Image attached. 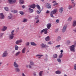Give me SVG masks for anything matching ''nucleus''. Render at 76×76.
Returning a JSON list of instances; mask_svg holds the SVG:
<instances>
[{
  "label": "nucleus",
  "instance_id": "1",
  "mask_svg": "<svg viewBox=\"0 0 76 76\" xmlns=\"http://www.w3.org/2000/svg\"><path fill=\"white\" fill-rule=\"evenodd\" d=\"M57 12V10H54L53 11H51L50 12V16L52 18H54V17L53 16V14H55Z\"/></svg>",
  "mask_w": 76,
  "mask_h": 76
},
{
  "label": "nucleus",
  "instance_id": "2",
  "mask_svg": "<svg viewBox=\"0 0 76 76\" xmlns=\"http://www.w3.org/2000/svg\"><path fill=\"white\" fill-rule=\"evenodd\" d=\"M15 32V31L12 30L11 32V34L10 35L9 37V38L10 39H12L13 37H14V32Z\"/></svg>",
  "mask_w": 76,
  "mask_h": 76
},
{
  "label": "nucleus",
  "instance_id": "3",
  "mask_svg": "<svg viewBox=\"0 0 76 76\" xmlns=\"http://www.w3.org/2000/svg\"><path fill=\"white\" fill-rule=\"evenodd\" d=\"M76 47L75 45H72L70 46V49L71 51H73V52H75V47Z\"/></svg>",
  "mask_w": 76,
  "mask_h": 76
},
{
  "label": "nucleus",
  "instance_id": "4",
  "mask_svg": "<svg viewBox=\"0 0 76 76\" xmlns=\"http://www.w3.org/2000/svg\"><path fill=\"white\" fill-rule=\"evenodd\" d=\"M7 56H8V53H7V52L5 51L2 54V57H6Z\"/></svg>",
  "mask_w": 76,
  "mask_h": 76
},
{
  "label": "nucleus",
  "instance_id": "5",
  "mask_svg": "<svg viewBox=\"0 0 76 76\" xmlns=\"http://www.w3.org/2000/svg\"><path fill=\"white\" fill-rule=\"evenodd\" d=\"M37 9H39V11H37V12L38 14H39V13H40L41 12V10H40L41 8L39 6V5H37Z\"/></svg>",
  "mask_w": 76,
  "mask_h": 76
},
{
  "label": "nucleus",
  "instance_id": "6",
  "mask_svg": "<svg viewBox=\"0 0 76 76\" xmlns=\"http://www.w3.org/2000/svg\"><path fill=\"white\" fill-rule=\"evenodd\" d=\"M13 66L16 68H18L19 67V65L17 64L16 62L15 61L13 63Z\"/></svg>",
  "mask_w": 76,
  "mask_h": 76
},
{
  "label": "nucleus",
  "instance_id": "7",
  "mask_svg": "<svg viewBox=\"0 0 76 76\" xmlns=\"http://www.w3.org/2000/svg\"><path fill=\"white\" fill-rule=\"evenodd\" d=\"M67 25H65L63 27V29L62 30V32H64L66 30V28H67Z\"/></svg>",
  "mask_w": 76,
  "mask_h": 76
},
{
  "label": "nucleus",
  "instance_id": "8",
  "mask_svg": "<svg viewBox=\"0 0 76 76\" xmlns=\"http://www.w3.org/2000/svg\"><path fill=\"white\" fill-rule=\"evenodd\" d=\"M0 18L1 19H4V15L3 13H0Z\"/></svg>",
  "mask_w": 76,
  "mask_h": 76
},
{
  "label": "nucleus",
  "instance_id": "9",
  "mask_svg": "<svg viewBox=\"0 0 76 76\" xmlns=\"http://www.w3.org/2000/svg\"><path fill=\"white\" fill-rule=\"evenodd\" d=\"M9 3L12 4V3H14L16 2V0H8Z\"/></svg>",
  "mask_w": 76,
  "mask_h": 76
},
{
  "label": "nucleus",
  "instance_id": "10",
  "mask_svg": "<svg viewBox=\"0 0 76 76\" xmlns=\"http://www.w3.org/2000/svg\"><path fill=\"white\" fill-rule=\"evenodd\" d=\"M22 42V39L17 40L15 42V44H19V43H20V42Z\"/></svg>",
  "mask_w": 76,
  "mask_h": 76
},
{
  "label": "nucleus",
  "instance_id": "11",
  "mask_svg": "<svg viewBox=\"0 0 76 76\" xmlns=\"http://www.w3.org/2000/svg\"><path fill=\"white\" fill-rule=\"evenodd\" d=\"M51 26V24L50 23H48L47 25V27L48 28V29H50Z\"/></svg>",
  "mask_w": 76,
  "mask_h": 76
},
{
  "label": "nucleus",
  "instance_id": "12",
  "mask_svg": "<svg viewBox=\"0 0 76 76\" xmlns=\"http://www.w3.org/2000/svg\"><path fill=\"white\" fill-rule=\"evenodd\" d=\"M12 15L11 14H10V15H9L7 17V19H11L12 18Z\"/></svg>",
  "mask_w": 76,
  "mask_h": 76
},
{
  "label": "nucleus",
  "instance_id": "13",
  "mask_svg": "<svg viewBox=\"0 0 76 76\" xmlns=\"http://www.w3.org/2000/svg\"><path fill=\"white\" fill-rule=\"evenodd\" d=\"M41 46L42 48H45L47 47V45H44L43 43H42L41 45Z\"/></svg>",
  "mask_w": 76,
  "mask_h": 76
},
{
  "label": "nucleus",
  "instance_id": "14",
  "mask_svg": "<svg viewBox=\"0 0 76 76\" xmlns=\"http://www.w3.org/2000/svg\"><path fill=\"white\" fill-rule=\"evenodd\" d=\"M15 70L16 72H20V69L19 68H16L15 69Z\"/></svg>",
  "mask_w": 76,
  "mask_h": 76
},
{
  "label": "nucleus",
  "instance_id": "15",
  "mask_svg": "<svg viewBox=\"0 0 76 76\" xmlns=\"http://www.w3.org/2000/svg\"><path fill=\"white\" fill-rule=\"evenodd\" d=\"M46 7L48 9H51V5L49 4H47Z\"/></svg>",
  "mask_w": 76,
  "mask_h": 76
},
{
  "label": "nucleus",
  "instance_id": "16",
  "mask_svg": "<svg viewBox=\"0 0 76 76\" xmlns=\"http://www.w3.org/2000/svg\"><path fill=\"white\" fill-rule=\"evenodd\" d=\"M57 56H58L57 54H55L53 55V57L54 58H57Z\"/></svg>",
  "mask_w": 76,
  "mask_h": 76
},
{
  "label": "nucleus",
  "instance_id": "17",
  "mask_svg": "<svg viewBox=\"0 0 76 76\" xmlns=\"http://www.w3.org/2000/svg\"><path fill=\"white\" fill-rule=\"evenodd\" d=\"M45 40L46 41H50V37L49 36H48L45 38Z\"/></svg>",
  "mask_w": 76,
  "mask_h": 76
},
{
  "label": "nucleus",
  "instance_id": "18",
  "mask_svg": "<svg viewBox=\"0 0 76 76\" xmlns=\"http://www.w3.org/2000/svg\"><path fill=\"white\" fill-rule=\"evenodd\" d=\"M26 51V48H24L22 50V53H23V54L25 53Z\"/></svg>",
  "mask_w": 76,
  "mask_h": 76
},
{
  "label": "nucleus",
  "instance_id": "19",
  "mask_svg": "<svg viewBox=\"0 0 76 76\" xmlns=\"http://www.w3.org/2000/svg\"><path fill=\"white\" fill-rule=\"evenodd\" d=\"M30 64L31 65V66H34V62L32 61H30Z\"/></svg>",
  "mask_w": 76,
  "mask_h": 76
},
{
  "label": "nucleus",
  "instance_id": "20",
  "mask_svg": "<svg viewBox=\"0 0 76 76\" xmlns=\"http://www.w3.org/2000/svg\"><path fill=\"white\" fill-rule=\"evenodd\" d=\"M76 25V20H74L73 21V26H75Z\"/></svg>",
  "mask_w": 76,
  "mask_h": 76
},
{
  "label": "nucleus",
  "instance_id": "21",
  "mask_svg": "<svg viewBox=\"0 0 76 76\" xmlns=\"http://www.w3.org/2000/svg\"><path fill=\"white\" fill-rule=\"evenodd\" d=\"M30 7L32 9H34L35 7V4H33L30 6Z\"/></svg>",
  "mask_w": 76,
  "mask_h": 76
},
{
  "label": "nucleus",
  "instance_id": "22",
  "mask_svg": "<svg viewBox=\"0 0 76 76\" xmlns=\"http://www.w3.org/2000/svg\"><path fill=\"white\" fill-rule=\"evenodd\" d=\"M19 0V3L20 4H23V0Z\"/></svg>",
  "mask_w": 76,
  "mask_h": 76
},
{
  "label": "nucleus",
  "instance_id": "23",
  "mask_svg": "<svg viewBox=\"0 0 76 76\" xmlns=\"http://www.w3.org/2000/svg\"><path fill=\"white\" fill-rule=\"evenodd\" d=\"M7 29V27L4 26L3 28L2 29V31H4Z\"/></svg>",
  "mask_w": 76,
  "mask_h": 76
},
{
  "label": "nucleus",
  "instance_id": "24",
  "mask_svg": "<svg viewBox=\"0 0 76 76\" xmlns=\"http://www.w3.org/2000/svg\"><path fill=\"white\" fill-rule=\"evenodd\" d=\"M15 50H18L19 49V47L17 45H16L15 46Z\"/></svg>",
  "mask_w": 76,
  "mask_h": 76
},
{
  "label": "nucleus",
  "instance_id": "25",
  "mask_svg": "<svg viewBox=\"0 0 76 76\" xmlns=\"http://www.w3.org/2000/svg\"><path fill=\"white\" fill-rule=\"evenodd\" d=\"M63 8L62 7H61L60 8V9L59 10V12L60 13H62L63 11Z\"/></svg>",
  "mask_w": 76,
  "mask_h": 76
},
{
  "label": "nucleus",
  "instance_id": "26",
  "mask_svg": "<svg viewBox=\"0 0 76 76\" xmlns=\"http://www.w3.org/2000/svg\"><path fill=\"white\" fill-rule=\"evenodd\" d=\"M20 54V52L18 51L16 53L15 56H18Z\"/></svg>",
  "mask_w": 76,
  "mask_h": 76
},
{
  "label": "nucleus",
  "instance_id": "27",
  "mask_svg": "<svg viewBox=\"0 0 76 76\" xmlns=\"http://www.w3.org/2000/svg\"><path fill=\"white\" fill-rule=\"evenodd\" d=\"M61 73V72L60 71H57L56 72V74H60Z\"/></svg>",
  "mask_w": 76,
  "mask_h": 76
},
{
  "label": "nucleus",
  "instance_id": "28",
  "mask_svg": "<svg viewBox=\"0 0 76 76\" xmlns=\"http://www.w3.org/2000/svg\"><path fill=\"white\" fill-rule=\"evenodd\" d=\"M31 45H34L35 46H36V45H37V44L34 43V42H31Z\"/></svg>",
  "mask_w": 76,
  "mask_h": 76
},
{
  "label": "nucleus",
  "instance_id": "29",
  "mask_svg": "<svg viewBox=\"0 0 76 76\" xmlns=\"http://www.w3.org/2000/svg\"><path fill=\"white\" fill-rule=\"evenodd\" d=\"M34 12L33 10L30 8H29V12H30V13H32V12Z\"/></svg>",
  "mask_w": 76,
  "mask_h": 76
},
{
  "label": "nucleus",
  "instance_id": "30",
  "mask_svg": "<svg viewBox=\"0 0 76 76\" xmlns=\"http://www.w3.org/2000/svg\"><path fill=\"white\" fill-rule=\"evenodd\" d=\"M12 12H13V13H16L18 12V11L16 10H12Z\"/></svg>",
  "mask_w": 76,
  "mask_h": 76
},
{
  "label": "nucleus",
  "instance_id": "31",
  "mask_svg": "<svg viewBox=\"0 0 76 76\" xmlns=\"http://www.w3.org/2000/svg\"><path fill=\"white\" fill-rule=\"evenodd\" d=\"M72 17H70L68 20V21H71V20H72Z\"/></svg>",
  "mask_w": 76,
  "mask_h": 76
},
{
  "label": "nucleus",
  "instance_id": "32",
  "mask_svg": "<svg viewBox=\"0 0 76 76\" xmlns=\"http://www.w3.org/2000/svg\"><path fill=\"white\" fill-rule=\"evenodd\" d=\"M27 21H28V20L27 19L24 18L23 21V22H26Z\"/></svg>",
  "mask_w": 76,
  "mask_h": 76
},
{
  "label": "nucleus",
  "instance_id": "33",
  "mask_svg": "<svg viewBox=\"0 0 76 76\" xmlns=\"http://www.w3.org/2000/svg\"><path fill=\"white\" fill-rule=\"evenodd\" d=\"M4 10L6 11H9V8L8 7H5L4 8Z\"/></svg>",
  "mask_w": 76,
  "mask_h": 76
},
{
  "label": "nucleus",
  "instance_id": "34",
  "mask_svg": "<svg viewBox=\"0 0 76 76\" xmlns=\"http://www.w3.org/2000/svg\"><path fill=\"white\" fill-rule=\"evenodd\" d=\"M43 71H41L39 73V76H42V72Z\"/></svg>",
  "mask_w": 76,
  "mask_h": 76
},
{
  "label": "nucleus",
  "instance_id": "35",
  "mask_svg": "<svg viewBox=\"0 0 76 76\" xmlns=\"http://www.w3.org/2000/svg\"><path fill=\"white\" fill-rule=\"evenodd\" d=\"M42 56H43V55H42L38 54V55H36V57H42Z\"/></svg>",
  "mask_w": 76,
  "mask_h": 76
},
{
  "label": "nucleus",
  "instance_id": "36",
  "mask_svg": "<svg viewBox=\"0 0 76 76\" xmlns=\"http://www.w3.org/2000/svg\"><path fill=\"white\" fill-rule=\"evenodd\" d=\"M62 57H63L62 54H61V55L59 56V58H62Z\"/></svg>",
  "mask_w": 76,
  "mask_h": 76
},
{
  "label": "nucleus",
  "instance_id": "37",
  "mask_svg": "<svg viewBox=\"0 0 76 76\" xmlns=\"http://www.w3.org/2000/svg\"><path fill=\"white\" fill-rule=\"evenodd\" d=\"M61 39V37H58L57 38V40L58 41H60Z\"/></svg>",
  "mask_w": 76,
  "mask_h": 76
},
{
  "label": "nucleus",
  "instance_id": "38",
  "mask_svg": "<svg viewBox=\"0 0 76 76\" xmlns=\"http://www.w3.org/2000/svg\"><path fill=\"white\" fill-rule=\"evenodd\" d=\"M57 60L58 62H59V63H61V59H57Z\"/></svg>",
  "mask_w": 76,
  "mask_h": 76
},
{
  "label": "nucleus",
  "instance_id": "39",
  "mask_svg": "<svg viewBox=\"0 0 76 76\" xmlns=\"http://www.w3.org/2000/svg\"><path fill=\"white\" fill-rule=\"evenodd\" d=\"M72 8V6L69 5V10H70Z\"/></svg>",
  "mask_w": 76,
  "mask_h": 76
},
{
  "label": "nucleus",
  "instance_id": "40",
  "mask_svg": "<svg viewBox=\"0 0 76 76\" xmlns=\"http://www.w3.org/2000/svg\"><path fill=\"white\" fill-rule=\"evenodd\" d=\"M20 14H21V15H24V13L23 12H22V11H21L20 12Z\"/></svg>",
  "mask_w": 76,
  "mask_h": 76
},
{
  "label": "nucleus",
  "instance_id": "41",
  "mask_svg": "<svg viewBox=\"0 0 76 76\" xmlns=\"http://www.w3.org/2000/svg\"><path fill=\"white\" fill-rule=\"evenodd\" d=\"M45 32V30H44V29H43L41 31L40 33L41 34H42V32Z\"/></svg>",
  "mask_w": 76,
  "mask_h": 76
},
{
  "label": "nucleus",
  "instance_id": "42",
  "mask_svg": "<svg viewBox=\"0 0 76 76\" xmlns=\"http://www.w3.org/2000/svg\"><path fill=\"white\" fill-rule=\"evenodd\" d=\"M39 18V16L38 15H37V16H36L35 19H38Z\"/></svg>",
  "mask_w": 76,
  "mask_h": 76
},
{
  "label": "nucleus",
  "instance_id": "43",
  "mask_svg": "<svg viewBox=\"0 0 76 76\" xmlns=\"http://www.w3.org/2000/svg\"><path fill=\"white\" fill-rule=\"evenodd\" d=\"M28 67L29 69H31L32 68V66H31V65L29 64L28 65Z\"/></svg>",
  "mask_w": 76,
  "mask_h": 76
},
{
  "label": "nucleus",
  "instance_id": "44",
  "mask_svg": "<svg viewBox=\"0 0 76 76\" xmlns=\"http://www.w3.org/2000/svg\"><path fill=\"white\" fill-rule=\"evenodd\" d=\"M48 44H50V45H51L52 43H51V42L50 41L48 42Z\"/></svg>",
  "mask_w": 76,
  "mask_h": 76
},
{
  "label": "nucleus",
  "instance_id": "45",
  "mask_svg": "<svg viewBox=\"0 0 76 76\" xmlns=\"http://www.w3.org/2000/svg\"><path fill=\"white\" fill-rule=\"evenodd\" d=\"M74 67V69H75V70H76V64H75Z\"/></svg>",
  "mask_w": 76,
  "mask_h": 76
},
{
  "label": "nucleus",
  "instance_id": "46",
  "mask_svg": "<svg viewBox=\"0 0 76 76\" xmlns=\"http://www.w3.org/2000/svg\"><path fill=\"white\" fill-rule=\"evenodd\" d=\"M72 4H73L74 5L73 6V7H74L75 6V4L73 2H72Z\"/></svg>",
  "mask_w": 76,
  "mask_h": 76
},
{
  "label": "nucleus",
  "instance_id": "47",
  "mask_svg": "<svg viewBox=\"0 0 76 76\" xmlns=\"http://www.w3.org/2000/svg\"><path fill=\"white\" fill-rule=\"evenodd\" d=\"M60 47V45H58L56 46V48H58Z\"/></svg>",
  "mask_w": 76,
  "mask_h": 76
},
{
  "label": "nucleus",
  "instance_id": "48",
  "mask_svg": "<svg viewBox=\"0 0 76 76\" xmlns=\"http://www.w3.org/2000/svg\"><path fill=\"white\" fill-rule=\"evenodd\" d=\"M22 76H26V75H25L23 73H22Z\"/></svg>",
  "mask_w": 76,
  "mask_h": 76
},
{
  "label": "nucleus",
  "instance_id": "49",
  "mask_svg": "<svg viewBox=\"0 0 76 76\" xmlns=\"http://www.w3.org/2000/svg\"><path fill=\"white\" fill-rule=\"evenodd\" d=\"M29 45V42H27L26 43V45Z\"/></svg>",
  "mask_w": 76,
  "mask_h": 76
},
{
  "label": "nucleus",
  "instance_id": "50",
  "mask_svg": "<svg viewBox=\"0 0 76 76\" xmlns=\"http://www.w3.org/2000/svg\"><path fill=\"white\" fill-rule=\"evenodd\" d=\"M61 53V54H63V50H61L60 51Z\"/></svg>",
  "mask_w": 76,
  "mask_h": 76
},
{
  "label": "nucleus",
  "instance_id": "51",
  "mask_svg": "<svg viewBox=\"0 0 76 76\" xmlns=\"http://www.w3.org/2000/svg\"><path fill=\"white\" fill-rule=\"evenodd\" d=\"M56 22L58 23H59V20L58 19L57 20H56Z\"/></svg>",
  "mask_w": 76,
  "mask_h": 76
},
{
  "label": "nucleus",
  "instance_id": "52",
  "mask_svg": "<svg viewBox=\"0 0 76 76\" xmlns=\"http://www.w3.org/2000/svg\"><path fill=\"white\" fill-rule=\"evenodd\" d=\"M48 33V32H47V31H45L44 32L45 34H47Z\"/></svg>",
  "mask_w": 76,
  "mask_h": 76
},
{
  "label": "nucleus",
  "instance_id": "53",
  "mask_svg": "<svg viewBox=\"0 0 76 76\" xmlns=\"http://www.w3.org/2000/svg\"><path fill=\"white\" fill-rule=\"evenodd\" d=\"M39 22V20H37L36 22V23H38Z\"/></svg>",
  "mask_w": 76,
  "mask_h": 76
},
{
  "label": "nucleus",
  "instance_id": "54",
  "mask_svg": "<svg viewBox=\"0 0 76 76\" xmlns=\"http://www.w3.org/2000/svg\"><path fill=\"white\" fill-rule=\"evenodd\" d=\"M50 13V11L48 10H47L46 12V13L48 14V13Z\"/></svg>",
  "mask_w": 76,
  "mask_h": 76
},
{
  "label": "nucleus",
  "instance_id": "55",
  "mask_svg": "<svg viewBox=\"0 0 76 76\" xmlns=\"http://www.w3.org/2000/svg\"><path fill=\"white\" fill-rule=\"evenodd\" d=\"M3 62H2L0 61V66H1V65L2 64Z\"/></svg>",
  "mask_w": 76,
  "mask_h": 76
},
{
  "label": "nucleus",
  "instance_id": "56",
  "mask_svg": "<svg viewBox=\"0 0 76 76\" xmlns=\"http://www.w3.org/2000/svg\"><path fill=\"white\" fill-rule=\"evenodd\" d=\"M45 30V31H48V28H45V29H44Z\"/></svg>",
  "mask_w": 76,
  "mask_h": 76
},
{
  "label": "nucleus",
  "instance_id": "57",
  "mask_svg": "<svg viewBox=\"0 0 76 76\" xmlns=\"http://www.w3.org/2000/svg\"><path fill=\"white\" fill-rule=\"evenodd\" d=\"M57 3H55L54 4L53 6H56V5H57Z\"/></svg>",
  "mask_w": 76,
  "mask_h": 76
},
{
  "label": "nucleus",
  "instance_id": "58",
  "mask_svg": "<svg viewBox=\"0 0 76 76\" xmlns=\"http://www.w3.org/2000/svg\"><path fill=\"white\" fill-rule=\"evenodd\" d=\"M22 7H23V9H24L25 7V6L24 5H23L22 6Z\"/></svg>",
  "mask_w": 76,
  "mask_h": 76
},
{
  "label": "nucleus",
  "instance_id": "59",
  "mask_svg": "<svg viewBox=\"0 0 76 76\" xmlns=\"http://www.w3.org/2000/svg\"><path fill=\"white\" fill-rule=\"evenodd\" d=\"M37 75L36 74V73H34V76H36Z\"/></svg>",
  "mask_w": 76,
  "mask_h": 76
},
{
  "label": "nucleus",
  "instance_id": "60",
  "mask_svg": "<svg viewBox=\"0 0 76 76\" xmlns=\"http://www.w3.org/2000/svg\"><path fill=\"white\" fill-rule=\"evenodd\" d=\"M3 35V34H1L0 35L1 36H2V35Z\"/></svg>",
  "mask_w": 76,
  "mask_h": 76
},
{
  "label": "nucleus",
  "instance_id": "61",
  "mask_svg": "<svg viewBox=\"0 0 76 76\" xmlns=\"http://www.w3.org/2000/svg\"><path fill=\"white\" fill-rule=\"evenodd\" d=\"M26 67H27V68H28V67H29V66H28V65H27L26 66Z\"/></svg>",
  "mask_w": 76,
  "mask_h": 76
},
{
  "label": "nucleus",
  "instance_id": "62",
  "mask_svg": "<svg viewBox=\"0 0 76 76\" xmlns=\"http://www.w3.org/2000/svg\"><path fill=\"white\" fill-rule=\"evenodd\" d=\"M70 43V41H68V43Z\"/></svg>",
  "mask_w": 76,
  "mask_h": 76
},
{
  "label": "nucleus",
  "instance_id": "63",
  "mask_svg": "<svg viewBox=\"0 0 76 76\" xmlns=\"http://www.w3.org/2000/svg\"><path fill=\"white\" fill-rule=\"evenodd\" d=\"M55 2H56V1H53V3H55Z\"/></svg>",
  "mask_w": 76,
  "mask_h": 76
},
{
  "label": "nucleus",
  "instance_id": "64",
  "mask_svg": "<svg viewBox=\"0 0 76 76\" xmlns=\"http://www.w3.org/2000/svg\"><path fill=\"white\" fill-rule=\"evenodd\" d=\"M64 76H67V75H64Z\"/></svg>",
  "mask_w": 76,
  "mask_h": 76
}]
</instances>
